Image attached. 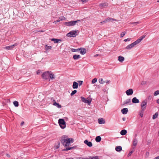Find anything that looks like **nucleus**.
Wrapping results in <instances>:
<instances>
[{"instance_id":"nucleus-1","label":"nucleus","mask_w":159,"mask_h":159,"mask_svg":"<svg viewBox=\"0 0 159 159\" xmlns=\"http://www.w3.org/2000/svg\"><path fill=\"white\" fill-rule=\"evenodd\" d=\"M61 143L65 147L69 146L70 143L74 142V139L72 138H69L66 135L63 136L61 139Z\"/></svg>"},{"instance_id":"nucleus-2","label":"nucleus","mask_w":159,"mask_h":159,"mask_svg":"<svg viewBox=\"0 0 159 159\" xmlns=\"http://www.w3.org/2000/svg\"><path fill=\"white\" fill-rule=\"evenodd\" d=\"M58 123L62 129H64L66 127V123L64 119H59L58 120Z\"/></svg>"},{"instance_id":"nucleus-3","label":"nucleus","mask_w":159,"mask_h":159,"mask_svg":"<svg viewBox=\"0 0 159 159\" xmlns=\"http://www.w3.org/2000/svg\"><path fill=\"white\" fill-rule=\"evenodd\" d=\"M77 30H74L71 31L67 34L66 36L68 37H75L76 35V33H77Z\"/></svg>"},{"instance_id":"nucleus-4","label":"nucleus","mask_w":159,"mask_h":159,"mask_svg":"<svg viewBox=\"0 0 159 159\" xmlns=\"http://www.w3.org/2000/svg\"><path fill=\"white\" fill-rule=\"evenodd\" d=\"M147 102L146 100H144L142 101L141 104V110L142 111H144L145 110L147 107Z\"/></svg>"},{"instance_id":"nucleus-5","label":"nucleus","mask_w":159,"mask_h":159,"mask_svg":"<svg viewBox=\"0 0 159 159\" xmlns=\"http://www.w3.org/2000/svg\"><path fill=\"white\" fill-rule=\"evenodd\" d=\"M49 72L47 71L43 73L42 75V77L46 80L48 79L49 78Z\"/></svg>"},{"instance_id":"nucleus-6","label":"nucleus","mask_w":159,"mask_h":159,"mask_svg":"<svg viewBox=\"0 0 159 159\" xmlns=\"http://www.w3.org/2000/svg\"><path fill=\"white\" fill-rule=\"evenodd\" d=\"M80 21V20H78L75 21H70L69 22H66V23L67 26H73L75 25L77 22H79Z\"/></svg>"},{"instance_id":"nucleus-7","label":"nucleus","mask_w":159,"mask_h":159,"mask_svg":"<svg viewBox=\"0 0 159 159\" xmlns=\"http://www.w3.org/2000/svg\"><path fill=\"white\" fill-rule=\"evenodd\" d=\"M108 5V3L107 2L101 3L99 5V7L101 9L103 8L107 7Z\"/></svg>"},{"instance_id":"nucleus-8","label":"nucleus","mask_w":159,"mask_h":159,"mask_svg":"<svg viewBox=\"0 0 159 159\" xmlns=\"http://www.w3.org/2000/svg\"><path fill=\"white\" fill-rule=\"evenodd\" d=\"M137 44L136 43L135 41L133 43L128 45L127 46L126 48H125L127 49H130L134 47V46L136 45H137Z\"/></svg>"},{"instance_id":"nucleus-9","label":"nucleus","mask_w":159,"mask_h":159,"mask_svg":"<svg viewBox=\"0 0 159 159\" xmlns=\"http://www.w3.org/2000/svg\"><path fill=\"white\" fill-rule=\"evenodd\" d=\"M146 36L145 35H143L141 36L139 39L135 41L136 43L137 44L139 43Z\"/></svg>"},{"instance_id":"nucleus-10","label":"nucleus","mask_w":159,"mask_h":159,"mask_svg":"<svg viewBox=\"0 0 159 159\" xmlns=\"http://www.w3.org/2000/svg\"><path fill=\"white\" fill-rule=\"evenodd\" d=\"M17 44L16 43H15L13 45H11L10 46H7L4 47V49H6L7 50H11L12 49V48H14V47L16 46Z\"/></svg>"},{"instance_id":"nucleus-11","label":"nucleus","mask_w":159,"mask_h":159,"mask_svg":"<svg viewBox=\"0 0 159 159\" xmlns=\"http://www.w3.org/2000/svg\"><path fill=\"white\" fill-rule=\"evenodd\" d=\"M133 93V90L132 89H129L126 91V93L127 95L129 96L132 94Z\"/></svg>"},{"instance_id":"nucleus-12","label":"nucleus","mask_w":159,"mask_h":159,"mask_svg":"<svg viewBox=\"0 0 159 159\" xmlns=\"http://www.w3.org/2000/svg\"><path fill=\"white\" fill-rule=\"evenodd\" d=\"M81 100L83 102L85 103H87L88 104H90L91 101H89V100H87L85 98L83 97H81Z\"/></svg>"},{"instance_id":"nucleus-13","label":"nucleus","mask_w":159,"mask_h":159,"mask_svg":"<svg viewBox=\"0 0 159 159\" xmlns=\"http://www.w3.org/2000/svg\"><path fill=\"white\" fill-rule=\"evenodd\" d=\"M84 143L89 147H91L92 146V144L91 142L87 140H85Z\"/></svg>"},{"instance_id":"nucleus-14","label":"nucleus","mask_w":159,"mask_h":159,"mask_svg":"<svg viewBox=\"0 0 159 159\" xmlns=\"http://www.w3.org/2000/svg\"><path fill=\"white\" fill-rule=\"evenodd\" d=\"M80 53L81 54L84 55L86 53V50L85 48H80Z\"/></svg>"},{"instance_id":"nucleus-15","label":"nucleus","mask_w":159,"mask_h":159,"mask_svg":"<svg viewBox=\"0 0 159 159\" xmlns=\"http://www.w3.org/2000/svg\"><path fill=\"white\" fill-rule=\"evenodd\" d=\"M78 83L75 81H74L73 83V85L72 86L73 88V89H77L78 87Z\"/></svg>"},{"instance_id":"nucleus-16","label":"nucleus","mask_w":159,"mask_h":159,"mask_svg":"<svg viewBox=\"0 0 159 159\" xmlns=\"http://www.w3.org/2000/svg\"><path fill=\"white\" fill-rule=\"evenodd\" d=\"M132 102L133 103H137L139 102V101L136 97H134L132 99Z\"/></svg>"},{"instance_id":"nucleus-17","label":"nucleus","mask_w":159,"mask_h":159,"mask_svg":"<svg viewBox=\"0 0 159 159\" xmlns=\"http://www.w3.org/2000/svg\"><path fill=\"white\" fill-rule=\"evenodd\" d=\"M121 112L124 114H125L127 113L128 111V109L127 108H124L121 110Z\"/></svg>"},{"instance_id":"nucleus-18","label":"nucleus","mask_w":159,"mask_h":159,"mask_svg":"<svg viewBox=\"0 0 159 159\" xmlns=\"http://www.w3.org/2000/svg\"><path fill=\"white\" fill-rule=\"evenodd\" d=\"M116 20L115 19H114L112 18H110V17H108L107 19H106L105 20V21H106V22H109L111 21H116Z\"/></svg>"},{"instance_id":"nucleus-19","label":"nucleus","mask_w":159,"mask_h":159,"mask_svg":"<svg viewBox=\"0 0 159 159\" xmlns=\"http://www.w3.org/2000/svg\"><path fill=\"white\" fill-rule=\"evenodd\" d=\"M80 58V56L79 55H74L73 56V58L75 60H77Z\"/></svg>"},{"instance_id":"nucleus-20","label":"nucleus","mask_w":159,"mask_h":159,"mask_svg":"<svg viewBox=\"0 0 159 159\" xmlns=\"http://www.w3.org/2000/svg\"><path fill=\"white\" fill-rule=\"evenodd\" d=\"M53 105L56 106L58 108H61V105H60L58 103L56 102H55L53 103Z\"/></svg>"},{"instance_id":"nucleus-21","label":"nucleus","mask_w":159,"mask_h":159,"mask_svg":"<svg viewBox=\"0 0 159 159\" xmlns=\"http://www.w3.org/2000/svg\"><path fill=\"white\" fill-rule=\"evenodd\" d=\"M98 122L99 124H104L105 122L104 120L102 118L99 119L98 120Z\"/></svg>"},{"instance_id":"nucleus-22","label":"nucleus","mask_w":159,"mask_h":159,"mask_svg":"<svg viewBox=\"0 0 159 159\" xmlns=\"http://www.w3.org/2000/svg\"><path fill=\"white\" fill-rule=\"evenodd\" d=\"M115 150L116 151L120 152L122 150V148L121 146H118L116 148Z\"/></svg>"},{"instance_id":"nucleus-23","label":"nucleus","mask_w":159,"mask_h":159,"mask_svg":"<svg viewBox=\"0 0 159 159\" xmlns=\"http://www.w3.org/2000/svg\"><path fill=\"white\" fill-rule=\"evenodd\" d=\"M137 139L136 138H135L133 139V146L135 147L137 145Z\"/></svg>"},{"instance_id":"nucleus-24","label":"nucleus","mask_w":159,"mask_h":159,"mask_svg":"<svg viewBox=\"0 0 159 159\" xmlns=\"http://www.w3.org/2000/svg\"><path fill=\"white\" fill-rule=\"evenodd\" d=\"M75 147H66L65 148L63 149L62 151H68L69 150L72 149H74Z\"/></svg>"},{"instance_id":"nucleus-25","label":"nucleus","mask_w":159,"mask_h":159,"mask_svg":"<svg viewBox=\"0 0 159 159\" xmlns=\"http://www.w3.org/2000/svg\"><path fill=\"white\" fill-rule=\"evenodd\" d=\"M127 133V131L125 129H123L120 132V134L122 135H124L126 134Z\"/></svg>"},{"instance_id":"nucleus-26","label":"nucleus","mask_w":159,"mask_h":159,"mask_svg":"<svg viewBox=\"0 0 159 159\" xmlns=\"http://www.w3.org/2000/svg\"><path fill=\"white\" fill-rule=\"evenodd\" d=\"M52 41H53L55 43H57L59 41H61V40L56 39H51Z\"/></svg>"},{"instance_id":"nucleus-27","label":"nucleus","mask_w":159,"mask_h":159,"mask_svg":"<svg viewBox=\"0 0 159 159\" xmlns=\"http://www.w3.org/2000/svg\"><path fill=\"white\" fill-rule=\"evenodd\" d=\"M118 60L120 62H122V61L124 60V58L121 56H119L118 57Z\"/></svg>"},{"instance_id":"nucleus-28","label":"nucleus","mask_w":159,"mask_h":159,"mask_svg":"<svg viewBox=\"0 0 159 159\" xmlns=\"http://www.w3.org/2000/svg\"><path fill=\"white\" fill-rule=\"evenodd\" d=\"M95 140L97 142H99L101 141V138L100 136H98L96 138Z\"/></svg>"},{"instance_id":"nucleus-29","label":"nucleus","mask_w":159,"mask_h":159,"mask_svg":"<svg viewBox=\"0 0 159 159\" xmlns=\"http://www.w3.org/2000/svg\"><path fill=\"white\" fill-rule=\"evenodd\" d=\"M49 73V77H50L51 79H54V75L52 74L51 71H50Z\"/></svg>"},{"instance_id":"nucleus-30","label":"nucleus","mask_w":159,"mask_h":159,"mask_svg":"<svg viewBox=\"0 0 159 159\" xmlns=\"http://www.w3.org/2000/svg\"><path fill=\"white\" fill-rule=\"evenodd\" d=\"M158 116V112H156L154 115H153L152 116V119H155L156 118H157Z\"/></svg>"},{"instance_id":"nucleus-31","label":"nucleus","mask_w":159,"mask_h":159,"mask_svg":"<svg viewBox=\"0 0 159 159\" xmlns=\"http://www.w3.org/2000/svg\"><path fill=\"white\" fill-rule=\"evenodd\" d=\"M59 19H60V20H57L55 21H54L53 23L56 24L57 22H58L60 21V20H64L61 17H60L59 18Z\"/></svg>"},{"instance_id":"nucleus-32","label":"nucleus","mask_w":159,"mask_h":159,"mask_svg":"<svg viewBox=\"0 0 159 159\" xmlns=\"http://www.w3.org/2000/svg\"><path fill=\"white\" fill-rule=\"evenodd\" d=\"M13 103L14 106L16 107H17L19 106L18 102L16 101H14L13 102Z\"/></svg>"},{"instance_id":"nucleus-33","label":"nucleus","mask_w":159,"mask_h":159,"mask_svg":"<svg viewBox=\"0 0 159 159\" xmlns=\"http://www.w3.org/2000/svg\"><path fill=\"white\" fill-rule=\"evenodd\" d=\"M80 51V48H78L77 49H74V48L71 49V51L72 52H77V51Z\"/></svg>"},{"instance_id":"nucleus-34","label":"nucleus","mask_w":159,"mask_h":159,"mask_svg":"<svg viewBox=\"0 0 159 159\" xmlns=\"http://www.w3.org/2000/svg\"><path fill=\"white\" fill-rule=\"evenodd\" d=\"M99 82L101 84H104L105 82V81L103 80V79L102 78L99 79Z\"/></svg>"},{"instance_id":"nucleus-35","label":"nucleus","mask_w":159,"mask_h":159,"mask_svg":"<svg viewBox=\"0 0 159 159\" xmlns=\"http://www.w3.org/2000/svg\"><path fill=\"white\" fill-rule=\"evenodd\" d=\"M130 102V99H128L126 101H125L124 102V104H126L127 103H129Z\"/></svg>"},{"instance_id":"nucleus-36","label":"nucleus","mask_w":159,"mask_h":159,"mask_svg":"<svg viewBox=\"0 0 159 159\" xmlns=\"http://www.w3.org/2000/svg\"><path fill=\"white\" fill-rule=\"evenodd\" d=\"M77 92V91L76 90H74V91H72V93L70 94V95L71 96H73L74 94H75V93H76Z\"/></svg>"},{"instance_id":"nucleus-37","label":"nucleus","mask_w":159,"mask_h":159,"mask_svg":"<svg viewBox=\"0 0 159 159\" xmlns=\"http://www.w3.org/2000/svg\"><path fill=\"white\" fill-rule=\"evenodd\" d=\"M45 46L46 47V49L47 50H48L49 49H51L52 48V47L51 46H48L47 45H46Z\"/></svg>"},{"instance_id":"nucleus-38","label":"nucleus","mask_w":159,"mask_h":159,"mask_svg":"<svg viewBox=\"0 0 159 159\" xmlns=\"http://www.w3.org/2000/svg\"><path fill=\"white\" fill-rule=\"evenodd\" d=\"M97 81V79L96 78L93 79L92 81V83L94 84L96 83Z\"/></svg>"},{"instance_id":"nucleus-39","label":"nucleus","mask_w":159,"mask_h":159,"mask_svg":"<svg viewBox=\"0 0 159 159\" xmlns=\"http://www.w3.org/2000/svg\"><path fill=\"white\" fill-rule=\"evenodd\" d=\"M154 94L155 96H157L159 94V90L155 91L154 93Z\"/></svg>"},{"instance_id":"nucleus-40","label":"nucleus","mask_w":159,"mask_h":159,"mask_svg":"<svg viewBox=\"0 0 159 159\" xmlns=\"http://www.w3.org/2000/svg\"><path fill=\"white\" fill-rule=\"evenodd\" d=\"M125 32L121 33L120 34V37L121 38L123 37L125 35Z\"/></svg>"},{"instance_id":"nucleus-41","label":"nucleus","mask_w":159,"mask_h":159,"mask_svg":"<svg viewBox=\"0 0 159 159\" xmlns=\"http://www.w3.org/2000/svg\"><path fill=\"white\" fill-rule=\"evenodd\" d=\"M144 111H143L142 110L140 112L139 115L141 117H143V112Z\"/></svg>"},{"instance_id":"nucleus-42","label":"nucleus","mask_w":159,"mask_h":159,"mask_svg":"<svg viewBox=\"0 0 159 159\" xmlns=\"http://www.w3.org/2000/svg\"><path fill=\"white\" fill-rule=\"evenodd\" d=\"M133 152H134L133 151H130L128 155V157H129V156H130L131 155V154Z\"/></svg>"},{"instance_id":"nucleus-43","label":"nucleus","mask_w":159,"mask_h":159,"mask_svg":"<svg viewBox=\"0 0 159 159\" xmlns=\"http://www.w3.org/2000/svg\"><path fill=\"white\" fill-rule=\"evenodd\" d=\"M139 23H140L139 22L137 21V22H136L131 23V24H135L136 25H137V24H139Z\"/></svg>"},{"instance_id":"nucleus-44","label":"nucleus","mask_w":159,"mask_h":159,"mask_svg":"<svg viewBox=\"0 0 159 159\" xmlns=\"http://www.w3.org/2000/svg\"><path fill=\"white\" fill-rule=\"evenodd\" d=\"M131 40V39L130 38H127V39H125L124 40V41L126 42V41H130Z\"/></svg>"},{"instance_id":"nucleus-45","label":"nucleus","mask_w":159,"mask_h":159,"mask_svg":"<svg viewBox=\"0 0 159 159\" xmlns=\"http://www.w3.org/2000/svg\"><path fill=\"white\" fill-rule=\"evenodd\" d=\"M78 82H79V85L80 86L83 83V81H78Z\"/></svg>"},{"instance_id":"nucleus-46","label":"nucleus","mask_w":159,"mask_h":159,"mask_svg":"<svg viewBox=\"0 0 159 159\" xmlns=\"http://www.w3.org/2000/svg\"><path fill=\"white\" fill-rule=\"evenodd\" d=\"M6 155L8 158H10L11 157L10 155L7 153L6 154Z\"/></svg>"},{"instance_id":"nucleus-47","label":"nucleus","mask_w":159,"mask_h":159,"mask_svg":"<svg viewBox=\"0 0 159 159\" xmlns=\"http://www.w3.org/2000/svg\"><path fill=\"white\" fill-rule=\"evenodd\" d=\"M83 2H86L88 0H81Z\"/></svg>"},{"instance_id":"nucleus-48","label":"nucleus","mask_w":159,"mask_h":159,"mask_svg":"<svg viewBox=\"0 0 159 159\" xmlns=\"http://www.w3.org/2000/svg\"><path fill=\"white\" fill-rule=\"evenodd\" d=\"M152 98V96H149L148 97V99L149 100H151Z\"/></svg>"},{"instance_id":"nucleus-49","label":"nucleus","mask_w":159,"mask_h":159,"mask_svg":"<svg viewBox=\"0 0 159 159\" xmlns=\"http://www.w3.org/2000/svg\"><path fill=\"white\" fill-rule=\"evenodd\" d=\"M40 73V70H38L37 72V74H39Z\"/></svg>"},{"instance_id":"nucleus-50","label":"nucleus","mask_w":159,"mask_h":159,"mask_svg":"<svg viewBox=\"0 0 159 159\" xmlns=\"http://www.w3.org/2000/svg\"><path fill=\"white\" fill-rule=\"evenodd\" d=\"M154 159H159V156L155 157Z\"/></svg>"},{"instance_id":"nucleus-51","label":"nucleus","mask_w":159,"mask_h":159,"mask_svg":"<svg viewBox=\"0 0 159 159\" xmlns=\"http://www.w3.org/2000/svg\"><path fill=\"white\" fill-rule=\"evenodd\" d=\"M106 22V21H105V20L103 21H102V22H100V23H103H103H105Z\"/></svg>"},{"instance_id":"nucleus-52","label":"nucleus","mask_w":159,"mask_h":159,"mask_svg":"<svg viewBox=\"0 0 159 159\" xmlns=\"http://www.w3.org/2000/svg\"><path fill=\"white\" fill-rule=\"evenodd\" d=\"M157 102L158 104H159V99H158L157 100Z\"/></svg>"},{"instance_id":"nucleus-53","label":"nucleus","mask_w":159,"mask_h":159,"mask_svg":"<svg viewBox=\"0 0 159 159\" xmlns=\"http://www.w3.org/2000/svg\"><path fill=\"white\" fill-rule=\"evenodd\" d=\"M24 121H22L21 123V125H22L24 124Z\"/></svg>"},{"instance_id":"nucleus-54","label":"nucleus","mask_w":159,"mask_h":159,"mask_svg":"<svg viewBox=\"0 0 159 159\" xmlns=\"http://www.w3.org/2000/svg\"><path fill=\"white\" fill-rule=\"evenodd\" d=\"M39 32H43L44 31L42 30H39V31H38Z\"/></svg>"},{"instance_id":"nucleus-55","label":"nucleus","mask_w":159,"mask_h":159,"mask_svg":"<svg viewBox=\"0 0 159 159\" xmlns=\"http://www.w3.org/2000/svg\"><path fill=\"white\" fill-rule=\"evenodd\" d=\"M106 83L107 84H109V80H107V81L106 82Z\"/></svg>"},{"instance_id":"nucleus-56","label":"nucleus","mask_w":159,"mask_h":159,"mask_svg":"<svg viewBox=\"0 0 159 159\" xmlns=\"http://www.w3.org/2000/svg\"><path fill=\"white\" fill-rule=\"evenodd\" d=\"M122 120L123 121H125V117H123L122 118Z\"/></svg>"},{"instance_id":"nucleus-57","label":"nucleus","mask_w":159,"mask_h":159,"mask_svg":"<svg viewBox=\"0 0 159 159\" xmlns=\"http://www.w3.org/2000/svg\"><path fill=\"white\" fill-rule=\"evenodd\" d=\"M98 55V54H97L94 55L95 57H97Z\"/></svg>"},{"instance_id":"nucleus-58","label":"nucleus","mask_w":159,"mask_h":159,"mask_svg":"<svg viewBox=\"0 0 159 159\" xmlns=\"http://www.w3.org/2000/svg\"><path fill=\"white\" fill-rule=\"evenodd\" d=\"M60 145V143L59 142H58V147L57 148H58L59 147Z\"/></svg>"},{"instance_id":"nucleus-59","label":"nucleus","mask_w":159,"mask_h":159,"mask_svg":"<svg viewBox=\"0 0 159 159\" xmlns=\"http://www.w3.org/2000/svg\"><path fill=\"white\" fill-rule=\"evenodd\" d=\"M157 2H159V0H158L157 1Z\"/></svg>"},{"instance_id":"nucleus-60","label":"nucleus","mask_w":159,"mask_h":159,"mask_svg":"<svg viewBox=\"0 0 159 159\" xmlns=\"http://www.w3.org/2000/svg\"><path fill=\"white\" fill-rule=\"evenodd\" d=\"M63 19V18H65V17H61Z\"/></svg>"},{"instance_id":"nucleus-61","label":"nucleus","mask_w":159,"mask_h":159,"mask_svg":"<svg viewBox=\"0 0 159 159\" xmlns=\"http://www.w3.org/2000/svg\"><path fill=\"white\" fill-rule=\"evenodd\" d=\"M63 19V18H65V17H61Z\"/></svg>"},{"instance_id":"nucleus-62","label":"nucleus","mask_w":159,"mask_h":159,"mask_svg":"<svg viewBox=\"0 0 159 159\" xmlns=\"http://www.w3.org/2000/svg\"><path fill=\"white\" fill-rule=\"evenodd\" d=\"M136 136H137V134H135V137Z\"/></svg>"},{"instance_id":"nucleus-63","label":"nucleus","mask_w":159,"mask_h":159,"mask_svg":"<svg viewBox=\"0 0 159 159\" xmlns=\"http://www.w3.org/2000/svg\"><path fill=\"white\" fill-rule=\"evenodd\" d=\"M69 159H73V158H70Z\"/></svg>"}]
</instances>
